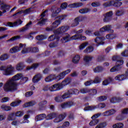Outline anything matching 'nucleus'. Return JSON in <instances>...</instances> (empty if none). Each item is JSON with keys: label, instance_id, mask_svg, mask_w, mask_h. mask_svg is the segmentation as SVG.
I'll use <instances>...</instances> for the list:
<instances>
[{"label": "nucleus", "instance_id": "obj_1", "mask_svg": "<svg viewBox=\"0 0 128 128\" xmlns=\"http://www.w3.org/2000/svg\"><path fill=\"white\" fill-rule=\"evenodd\" d=\"M20 81V84H24L28 80V77H24L22 74H18L14 76L4 86V90L6 92H14L18 90V86L20 84L16 83V80Z\"/></svg>", "mask_w": 128, "mask_h": 128}, {"label": "nucleus", "instance_id": "obj_2", "mask_svg": "<svg viewBox=\"0 0 128 128\" xmlns=\"http://www.w3.org/2000/svg\"><path fill=\"white\" fill-rule=\"evenodd\" d=\"M80 90L76 88H72L68 90L67 92H65L62 96H58L55 98L54 100L56 102H62L64 98H68L70 94H78Z\"/></svg>", "mask_w": 128, "mask_h": 128}, {"label": "nucleus", "instance_id": "obj_3", "mask_svg": "<svg viewBox=\"0 0 128 128\" xmlns=\"http://www.w3.org/2000/svg\"><path fill=\"white\" fill-rule=\"evenodd\" d=\"M118 56H114L112 58L113 62H116L117 65L112 67L110 70V72H120L122 70V66L124 64V60H118Z\"/></svg>", "mask_w": 128, "mask_h": 128}, {"label": "nucleus", "instance_id": "obj_4", "mask_svg": "<svg viewBox=\"0 0 128 128\" xmlns=\"http://www.w3.org/2000/svg\"><path fill=\"white\" fill-rule=\"evenodd\" d=\"M60 38L56 35H52L48 38L49 42H52L56 40V42H52L50 44L49 46L50 48H56L58 46V42H60Z\"/></svg>", "mask_w": 128, "mask_h": 128}, {"label": "nucleus", "instance_id": "obj_5", "mask_svg": "<svg viewBox=\"0 0 128 128\" xmlns=\"http://www.w3.org/2000/svg\"><path fill=\"white\" fill-rule=\"evenodd\" d=\"M67 16L68 15H61L56 18H57V20L54 22L52 24V28H54H54H56L60 24L62 20H64Z\"/></svg>", "mask_w": 128, "mask_h": 128}, {"label": "nucleus", "instance_id": "obj_6", "mask_svg": "<svg viewBox=\"0 0 128 128\" xmlns=\"http://www.w3.org/2000/svg\"><path fill=\"white\" fill-rule=\"evenodd\" d=\"M66 34V36H63L60 40V42L63 44H66V42H72V40H76V39L78 38H76L78 35H74L70 36V35L68 33Z\"/></svg>", "mask_w": 128, "mask_h": 128}, {"label": "nucleus", "instance_id": "obj_7", "mask_svg": "<svg viewBox=\"0 0 128 128\" xmlns=\"http://www.w3.org/2000/svg\"><path fill=\"white\" fill-rule=\"evenodd\" d=\"M38 47L28 48L22 50V54H28V52H31V54H36V52H38Z\"/></svg>", "mask_w": 128, "mask_h": 128}, {"label": "nucleus", "instance_id": "obj_8", "mask_svg": "<svg viewBox=\"0 0 128 128\" xmlns=\"http://www.w3.org/2000/svg\"><path fill=\"white\" fill-rule=\"evenodd\" d=\"M61 10L60 8H58L54 6H52L51 8V12L52 13L51 17L52 18H56L59 12H60Z\"/></svg>", "mask_w": 128, "mask_h": 128}, {"label": "nucleus", "instance_id": "obj_9", "mask_svg": "<svg viewBox=\"0 0 128 128\" xmlns=\"http://www.w3.org/2000/svg\"><path fill=\"white\" fill-rule=\"evenodd\" d=\"M98 106L99 107H98L96 106H88L84 108V110L85 112H86L88 110H96V108H101V109L104 108H106V104H104V103L100 104H98Z\"/></svg>", "mask_w": 128, "mask_h": 128}, {"label": "nucleus", "instance_id": "obj_10", "mask_svg": "<svg viewBox=\"0 0 128 128\" xmlns=\"http://www.w3.org/2000/svg\"><path fill=\"white\" fill-rule=\"evenodd\" d=\"M110 26H106L100 28V31H97L94 32V34L96 36H100V32H110Z\"/></svg>", "mask_w": 128, "mask_h": 128}, {"label": "nucleus", "instance_id": "obj_11", "mask_svg": "<svg viewBox=\"0 0 128 128\" xmlns=\"http://www.w3.org/2000/svg\"><path fill=\"white\" fill-rule=\"evenodd\" d=\"M114 13L112 11L107 12L106 14H104V18L103 20L104 22H110L112 20V15Z\"/></svg>", "mask_w": 128, "mask_h": 128}, {"label": "nucleus", "instance_id": "obj_12", "mask_svg": "<svg viewBox=\"0 0 128 128\" xmlns=\"http://www.w3.org/2000/svg\"><path fill=\"white\" fill-rule=\"evenodd\" d=\"M72 70L70 69H68L62 73H60L58 76L56 77V82H58V80H62V78H64V76H66V74H68Z\"/></svg>", "mask_w": 128, "mask_h": 128}, {"label": "nucleus", "instance_id": "obj_13", "mask_svg": "<svg viewBox=\"0 0 128 128\" xmlns=\"http://www.w3.org/2000/svg\"><path fill=\"white\" fill-rule=\"evenodd\" d=\"M84 20L82 16H78L75 18L74 22L72 24V28L78 26L80 24V22H82Z\"/></svg>", "mask_w": 128, "mask_h": 128}, {"label": "nucleus", "instance_id": "obj_14", "mask_svg": "<svg viewBox=\"0 0 128 128\" xmlns=\"http://www.w3.org/2000/svg\"><path fill=\"white\" fill-rule=\"evenodd\" d=\"M70 30V26H62L58 28L55 32L56 34H62L64 32H66Z\"/></svg>", "mask_w": 128, "mask_h": 128}, {"label": "nucleus", "instance_id": "obj_15", "mask_svg": "<svg viewBox=\"0 0 128 128\" xmlns=\"http://www.w3.org/2000/svg\"><path fill=\"white\" fill-rule=\"evenodd\" d=\"M10 10V6L6 4H4V2H0V10H3L2 14H6Z\"/></svg>", "mask_w": 128, "mask_h": 128}, {"label": "nucleus", "instance_id": "obj_16", "mask_svg": "<svg viewBox=\"0 0 128 128\" xmlns=\"http://www.w3.org/2000/svg\"><path fill=\"white\" fill-rule=\"evenodd\" d=\"M18 24H22V20H19L18 22H8L4 26H9V28H14V26H16Z\"/></svg>", "mask_w": 128, "mask_h": 128}, {"label": "nucleus", "instance_id": "obj_17", "mask_svg": "<svg viewBox=\"0 0 128 128\" xmlns=\"http://www.w3.org/2000/svg\"><path fill=\"white\" fill-rule=\"evenodd\" d=\"M62 88V86L59 84H56L49 88L50 92H56L60 90Z\"/></svg>", "mask_w": 128, "mask_h": 128}, {"label": "nucleus", "instance_id": "obj_18", "mask_svg": "<svg viewBox=\"0 0 128 128\" xmlns=\"http://www.w3.org/2000/svg\"><path fill=\"white\" fill-rule=\"evenodd\" d=\"M104 38L103 36L96 37L94 39L95 42H96V44H96L97 46H100L102 44H104Z\"/></svg>", "mask_w": 128, "mask_h": 128}, {"label": "nucleus", "instance_id": "obj_19", "mask_svg": "<svg viewBox=\"0 0 128 128\" xmlns=\"http://www.w3.org/2000/svg\"><path fill=\"white\" fill-rule=\"evenodd\" d=\"M74 106V102H66V103H63L61 104V108L63 110H66V108H70Z\"/></svg>", "mask_w": 128, "mask_h": 128}, {"label": "nucleus", "instance_id": "obj_20", "mask_svg": "<svg viewBox=\"0 0 128 128\" xmlns=\"http://www.w3.org/2000/svg\"><path fill=\"white\" fill-rule=\"evenodd\" d=\"M42 78V74H37L35 75L32 79V82L34 84H36Z\"/></svg>", "mask_w": 128, "mask_h": 128}, {"label": "nucleus", "instance_id": "obj_21", "mask_svg": "<svg viewBox=\"0 0 128 128\" xmlns=\"http://www.w3.org/2000/svg\"><path fill=\"white\" fill-rule=\"evenodd\" d=\"M123 98L122 97L114 96L111 98L110 102L111 104H118V102H122Z\"/></svg>", "mask_w": 128, "mask_h": 128}, {"label": "nucleus", "instance_id": "obj_22", "mask_svg": "<svg viewBox=\"0 0 128 128\" xmlns=\"http://www.w3.org/2000/svg\"><path fill=\"white\" fill-rule=\"evenodd\" d=\"M12 66L7 68L5 69L4 72L3 73V74L4 76H12L14 74V70H12Z\"/></svg>", "mask_w": 128, "mask_h": 128}, {"label": "nucleus", "instance_id": "obj_23", "mask_svg": "<svg viewBox=\"0 0 128 128\" xmlns=\"http://www.w3.org/2000/svg\"><path fill=\"white\" fill-rule=\"evenodd\" d=\"M32 22L30 21L28 24H27L24 27L22 28L20 30V32H24L26 30H28L30 28H32Z\"/></svg>", "mask_w": 128, "mask_h": 128}, {"label": "nucleus", "instance_id": "obj_24", "mask_svg": "<svg viewBox=\"0 0 128 128\" xmlns=\"http://www.w3.org/2000/svg\"><path fill=\"white\" fill-rule=\"evenodd\" d=\"M66 114H61L58 116V117H56L55 119L54 120V122H62V120H64L66 117Z\"/></svg>", "mask_w": 128, "mask_h": 128}, {"label": "nucleus", "instance_id": "obj_25", "mask_svg": "<svg viewBox=\"0 0 128 128\" xmlns=\"http://www.w3.org/2000/svg\"><path fill=\"white\" fill-rule=\"evenodd\" d=\"M54 80L56 82V74H50L45 78L46 82H50Z\"/></svg>", "mask_w": 128, "mask_h": 128}, {"label": "nucleus", "instance_id": "obj_26", "mask_svg": "<svg viewBox=\"0 0 128 128\" xmlns=\"http://www.w3.org/2000/svg\"><path fill=\"white\" fill-rule=\"evenodd\" d=\"M84 6V4L82 2H76L74 4H69L70 8H80V6Z\"/></svg>", "mask_w": 128, "mask_h": 128}, {"label": "nucleus", "instance_id": "obj_27", "mask_svg": "<svg viewBox=\"0 0 128 128\" xmlns=\"http://www.w3.org/2000/svg\"><path fill=\"white\" fill-rule=\"evenodd\" d=\"M36 102L34 100H32L31 102H29L25 103L23 105V108H30V106H36Z\"/></svg>", "mask_w": 128, "mask_h": 128}, {"label": "nucleus", "instance_id": "obj_28", "mask_svg": "<svg viewBox=\"0 0 128 128\" xmlns=\"http://www.w3.org/2000/svg\"><path fill=\"white\" fill-rule=\"evenodd\" d=\"M44 118H46V114H40L36 116L35 118L36 122H38V120H44Z\"/></svg>", "mask_w": 128, "mask_h": 128}, {"label": "nucleus", "instance_id": "obj_29", "mask_svg": "<svg viewBox=\"0 0 128 128\" xmlns=\"http://www.w3.org/2000/svg\"><path fill=\"white\" fill-rule=\"evenodd\" d=\"M80 56L78 54L76 55L72 59V62L77 64L80 62Z\"/></svg>", "mask_w": 128, "mask_h": 128}, {"label": "nucleus", "instance_id": "obj_30", "mask_svg": "<svg viewBox=\"0 0 128 128\" xmlns=\"http://www.w3.org/2000/svg\"><path fill=\"white\" fill-rule=\"evenodd\" d=\"M24 68V64L22 62L18 64L16 66V70L18 72H20Z\"/></svg>", "mask_w": 128, "mask_h": 128}, {"label": "nucleus", "instance_id": "obj_31", "mask_svg": "<svg viewBox=\"0 0 128 128\" xmlns=\"http://www.w3.org/2000/svg\"><path fill=\"white\" fill-rule=\"evenodd\" d=\"M126 78V76L125 74L118 75L115 77L116 80H120V82L124 80Z\"/></svg>", "mask_w": 128, "mask_h": 128}, {"label": "nucleus", "instance_id": "obj_32", "mask_svg": "<svg viewBox=\"0 0 128 128\" xmlns=\"http://www.w3.org/2000/svg\"><path fill=\"white\" fill-rule=\"evenodd\" d=\"M50 55V51H46L44 53L38 54L36 57L38 58H44V56H48Z\"/></svg>", "mask_w": 128, "mask_h": 128}, {"label": "nucleus", "instance_id": "obj_33", "mask_svg": "<svg viewBox=\"0 0 128 128\" xmlns=\"http://www.w3.org/2000/svg\"><path fill=\"white\" fill-rule=\"evenodd\" d=\"M84 60L85 62V66L90 64V62H92V57L90 56H86L84 58Z\"/></svg>", "mask_w": 128, "mask_h": 128}, {"label": "nucleus", "instance_id": "obj_34", "mask_svg": "<svg viewBox=\"0 0 128 128\" xmlns=\"http://www.w3.org/2000/svg\"><path fill=\"white\" fill-rule=\"evenodd\" d=\"M56 118V113L52 112L48 114L47 116H46V120H52Z\"/></svg>", "mask_w": 128, "mask_h": 128}, {"label": "nucleus", "instance_id": "obj_35", "mask_svg": "<svg viewBox=\"0 0 128 128\" xmlns=\"http://www.w3.org/2000/svg\"><path fill=\"white\" fill-rule=\"evenodd\" d=\"M90 12V9L86 8L79 10L80 14H84Z\"/></svg>", "mask_w": 128, "mask_h": 128}, {"label": "nucleus", "instance_id": "obj_36", "mask_svg": "<svg viewBox=\"0 0 128 128\" xmlns=\"http://www.w3.org/2000/svg\"><path fill=\"white\" fill-rule=\"evenodd\" d=\"M20 49L18 48V46H14L10 49V54H15L16 52H20Z\"/></svg>", "mask_w": 128, "mask_h": 128}, {"label": "nucleus", "instance_id": "obj_37", "mask_svg": "<svg viewBox=\"0 0 128 128\" xmlns=\"http://www.w3.org/2000/svg\"><path fill=\"white\" fill-rule=\"evenodd\" d=\"M94 72H95V74H98V72H102V70H104V68H102V66H98L96 68H95L94 70H93Z\"/></svg>", "mask_w": 128, "mask_h": 128}, {"label": "nucleus", "instance_id": "obj_38", "mask_svg": "<svg viewBox=\"0 0 128 128\" xmlns=\"http://www.w3.org/2000/svg\"><path fill=\"white\" fill-rule=\"evenodd\" d=\"M1 108L2 110H4L5 112H10V110H12V108L10 106H6V105H2Z\"/></svg>", "mask_w": 128, "mask_h": 128}, {"label": "nucleus", "instance_id": "obj_39", "mask_svg": "<svg viewBox=\"0 0 128 128\" xmlns=\"http://www.w3.org/2000/svg\"><path fill=\"white\" fill-rule=\"evenodd\" d=\"M98 62H102L106 60V56L104 55L98 56L96 60Z\"/></svg>", "mask_w": 128, "mask_h": 128}, {"label": "nucleus", "instance_id": "obj_40", "mask_svg": "<svg viewBox=\"0 0 128 128\" xmlns=\"http://www.w3.org/2000/svg\"><path fill=\"white\" fill-rule=\"evenodd\" d=\"M7 119L9 120H16V113L12 112L9 114L8 116Z\"/></svg>", "mask_w": 128, "mask_h": 128}, {"label": "nucleus", "instance_id": "obj_41", "mask_svg": "<svg viewBox=\"0 0 128 128\" xmlns=\"http://www.w3.org/2000/svg\"><path fill=\"white\" fill-rule=\"evenodd\" d=\"M112 82V80L111 78H109L102 82V84L103 86H108Z\"/></svg>", "mask_w": 128, "mask_h": 128}, {"label": "nucleus", "instance_id": "obj_42", "mask_svg": "<svg viewBox=\"0 0 128 128\" xmlns=\"http://www.w3.org/2000/svg\"><path fill=\"white\" fill-rule=\"evenodd\" d=\"M100 122V120L98 119H92V120L89 123L90 126H96V124H98Z\"/></svg>", "mask_w": 128, "mask_h": 128}, {"label": "nucleus", "instance_id": "obj_43", "mask_svg": "<svg viewBox=\"0 0 128 128\" xmlns=\"http://www.w3.org/2000/svg\"><path fill=\"white\" fill-rule=\"evenodd\" d=\"M40 20H41L38 22V24L40 26H44V24H46V22L48 21L47 18H40Z\"/></svg>", "mask_w": 128, "mask_h": 128}, {"label": "nucleus", "instance_id": "obj_44", "mask_svg": "<svg viewBox=\"0 0 128 128\" xmlns=\"http://www.w3.org/2000/svg\"><path fill=\"white\" fill-rule=\"evenodd\" d=\"M40 64H33L32 66H28L26 68V70H36V68H38Z\"/></svg>", "mask_w": 128, "mask_h": 128}, {"label": "nucleus", "instance_id": "obj_45", "mask_svg": "<svg viewBox=\"0 0 128 128\" xmlns=\"http://www.w3.org/2000/svg\"><path fill=\"white\" fill-rule=\"evenodd\" d=\"M94 48L92 46H89L86 48V49L84 50V52L86 54H90L92 52H94Z\"/></svg>", "mask_w": 128, "mask_h": 128}, {"label": "nucleus", "instance_id": "obj_46", "mask_svg": "<svg viewBox=\"0 0 128 128\" xmlns=\"http://www.w3.org/2000/svg\"><path fill=\"white\" fill-rule=\"evenodd\" d=\"M8 59V55L6 54H4L0 56V60L2 62Z\"/></svg>", "mask_w": 128, "mask_h": 128}, {"label": "nucleus", "instance_id": "obj_47", "mask_svg": "<svg viewBox=\"0 0 128 128\" xmlns=\"http://www.w3.org/2000/svg\"><path fill=\"white\" fill-rule=\"evenodd\" d=\"M36 32H32L26 36V38H28V40H34V34H36Z\"/></svg>", "mask_w": 128, "mask_h": 128}, {"label": "nucleus", "instance_id": "obj_48", "mask_svg": "<svg viewBox=\"0 0 128 128\" xmlns=\"http://www.w3.org/2000/svg\"><path fill=\"white\" fill-rule=\"evenodd\" d=\"M36 40H46V36L44 35H39L36 36Z\"/></svg>", "mask_w": 128, "mask_h": 128}, {"label": "nucleus", "instance_id": "obj_49", "mask_svg": "<svg viewBox=\"0 0 128 128\" xmlns=\"http://www.w3.org/2000/svg\"><path fill=\"white\" fill-rule=\"evenodd\" d=\"M48 104V101L46 100L41 101L39 104H38V106L40 108H45L46 107V104Z\"/></svg>", "mask_w": 128, "mask_h": 128}, {"label": "nucleus", "instance_id": "obj_50", "mask_svg": "<svg viewBox=\"0 0 128 128\" xmlns=\"http://www.w3.org/2000/svg\"><path fill=\"white\" fill-rule=\"evenodd\" d=\"M106 126L107 124L106 122H102L96 126V128H104Z\"/></svg>", "mask_w": 128, "mask_h": 128}, {"label": "nucleus", "instance_id": "obj_51", "mask_svg": "<svg viewBox=\"0 0 128 128\" xmlns=\"http://www.w3.org/2000/svg\"><path fill=\"white\" fill-rule=\"evenodd\" d=\"M20 101L13 102L10 103V106L12 108H16V106H20Z\"/></svg>", "mask_w": 128, "mask_h": 128}, {"label": "nucleus", "instance_id": "obj_52", "mask_svg": "<svg viewBox=\"0 0 128 128\" xmlns=\"http://www.w3.org/2000/svg\"><path fill=\"white\" fill-rule=\"evenodd\" d=\"M100 82H102V79L99 76H96L94 80H92L93 84H100Z\"/></svg>", "mask_w": 128, "mask_h": 128}, {"label": "nucleus", "instance_id": "obj_53", "mask_svg": "<svg viewBox=\"0 0 128 128\" xmlns=\"http://www.w3.org/2000/svg\"><path fill=\"white\" fill-rule=\"evenodd\" d=\"M75 36H76V40H86V36H82L80 34H75Z\"/></svg>", "mask_w": 128, "mask_h": 128}, {"label": "nucleus", "instance_id": "obj_54", "mask_svg": "<svg viewBox=\"0 0 128 128\" xmlns=\"http://www.w3.org/2000/svg\"><path fill=\"white\" fill-rule=\"evenodd\" d=\"M20 38H22V37L20 36H16L10 38L8 42H14L17 40H20Z\"/></svg>", "mask_w": 128, "mask_h": 128}, {"label": "nucleus", "instance_id": "obj_55", "mask_svg": "<svg viewBox=\"0 0 128 128\" xmlns=\"http://www.w3.org/2000/svg\"><path fill=\"white\" fill-rule=\"evenodd\" d=\"M90 92V89H88V88H83L80 90V92L81 94H88V92Z\"/></svg>", "mask_w": 128, "mask_h": 128}, {"label": "nucleus", "instance_id": "obj_56", "mask_svg": "<svg viewBox=\"0 0 128 128\" xmlns=\"http://www.w3.org/2000/svg\"><path fill=\"white\" fill-rule=\"evenodd\" d=\"M24 114V112L23 111H18L15 113L16 116H18V118L22 116Z\"/></svg>", "mask_w": 128, "mask_h": 128}, {"label": "nucleus", "instance_id": "obj_57", "mask_svg": "<svg viewBox=\"0 0 128 128\" xmlns=\"http://www.w3.org/2000/svg\"><path fill=\"white\" fill-rule=\"evenodd\" d=\"M124 12L122 10H118L116 13V16H124Z\"/></svg>", "mask_w": 128, "mask_h": 128}, {"label": "nucleus", "instance_id": "obj_58", "mask_svg": "<svg viewBox=\"0 0 128 128\" xmlns=\"http://www.w3.org/2000/svg\"><path fill=\"white\" fill-rule=\"evenodd\" d=\"M92 8H98L100 6V2H93L91 4Z\"/></svg>", "mask_w": 128, "mask_h": 128}, {"label": "nucleus", "instance_id": "obj_59", "mask_svg": "<svg viewBox=\"0 0 128 128\" xmlns=\"http://www.w3.org/2000/svg\"><path fill=\"white\" fill-rule=\"evenodd\" d=\"M90 96H96V94H98V91L96 89L90 90Z\"/></svg>", "mask_w": 128, "mask_h": 128}, {"label": "nucleus", "instance_id": "obj_60", "mask_svg": "<svg viewBox=\"0 0 128 128\" xmlns=\"http://www.w3.org/2000/svg\"><path fill=\"white\" fill-rule=\"evenodd\" d=\"M108 100V97L105 96H102L98 97L99 102H104V100Z\"/></svg>", "mask_w": 128, "mask_h": 128}, {"label": "nucleus", "instance_id": "obj_61", "mask_svg": "<svg viewBox=\"0 0 128 128\" xmlns=\"http://www.w3.org/2000/svg\"><path fill=\"white\" fill-rule=\"evenodd\" d=\"M88 43H87V42H85V43L82 44L81 45H80L79 46L80 50H84V48H86V46H88Z\"/></svg>", "mask_w": 128, "mask_h": 128}, {"label": "nucleus", "instance_id": "obj_62", "mask_svg": "<svg viewBox=\"0 0 128 128\" xmlns=\"http://www.w3.org/2000/svg\"><path fill=\"white\" fill-rule=\"evenodd\" d=\"M10 100L8 97H4L0 100V102H6Z\"/></svg>", "mask_w": 128, "mask_h": 128}, {"label": "nucleus", "instance_id": "obj_63", "mask_svg": "<svg viewBox=\"0 0 128 128\" xmlns=\"http://www.w3.org/2000/svg\"><path fill=\"white\" fill-rule=\"evenodd\" d=\"M100 116H102V113H98L94 114L91 118L92 120H96V118H98Z\"/></svg>", "mask_w": 128, "mask_h": 128}, {"label": "nucleus", "instance_id": "obj_64", "mask_svg": "<svg viewBox=\"0 0 128 128\" xmlns=\"http://www.w3.org/2000/svg\"><path fill=\"white\" fill-rule=\"evenodd\" d=\"M122 114H128V108H124L122 110Z\"/></svg>", "mask_w": 128, "mask_h": 128}]
</instances>
